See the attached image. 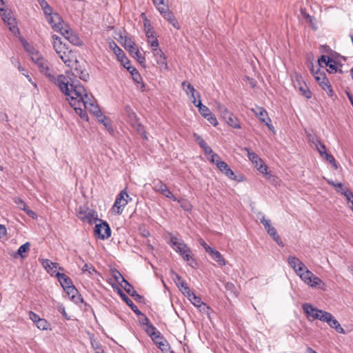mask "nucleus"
Wrapping results in <instances>:
<instances>
[{
  "instance_id": "nucleus-1",
  "label": "nucleus",
  "mask_w": 353,
  "mask_h": 353,
  "mask_svg": "<svg viewBox=\"0 0 353 353\" xmlns=\"http://www.w3.org/2000/svg\"><path fill=\"white\" fill-rule=\"evenodd\" d=\"M51 82L57 85L61 91L68 97L70 105L77 107L83 97H86V90L85 88L80 84L71 83L69 85L68 78L63 74H59L57 79L50 77Z\"/></svg>"
},
{
  "instance_id": "nucleus-2",
  "label": "nucleus",
  "mask_w": 353,
  "mask_h": 353,
  "mask_svg": "<svg viewBox=\"0 0 353 353\" xmlns=\"http://www.w3.org/2000/svg\"><path fill=\"white\" fill-rule=\"evenodd\" d=\"M171 247L179 253L185 261H190L191 257V250L182 240H178L175 236L170 239Z\"/></svg>"
},
{
  "instance_id": "nucleus-3",
  "label": "nucleus",
  "mask_w": 353,
  "mask_h": 353,
  "mask_svg": "<svg viewBox=\"0 0 353 353\" xmlns=\"http://www.w3.org/2000/svg\"><path fill=\"white\" fill-rule=\"evenodd\" d=\"M130 201L132 198L128 195L126 188L122 190L117 196L112 208V211L118 215L121 214L124 208Z\"/></svg>"
},
{
  "instance_id": "nucleus-4",
  "label": "nucleus",
  "mask_w": 353,
  "mask_h": 353,
  "mask_svg": "<svg viewBox=\"0 0 353 353\" xmlns=\"http://www.w3.org/2000/svg\"><path fill=\"white\" fill-rule=\"evenodd\" d=\"M300 278L305 284L312 288H318L321 290H325V283L308 269L300 275Z\"/></svg>"
},
{
  "instance_id": "nucleus-5",
  "label": "nucleus",
  "mask_w": 353,
  "mask_h": 353,
  "mask_svg": "<svg viewBox=\"0 0 353 353\" xmlns=\"http://www.w3.org/2000/svg\"><path fill=\"white\" fill-rule=\"evenodd\" d=\"M124 48L127 50L130 55L135 58L138 62L143 66L145 67V59L143 55L141 54L139 49L135 47V43L132 41L130 39L125 38L124 40Z\"/></svg>"
},
{
  "instance_id": "nucleus-6",
  "label": "nucleus",
  "mask_w": 353,
  "mask_h": 353,
  "mask_svg": "<svg viewBox=\"0 0 353 353\" xmlns=\"http://www.w3.org/2000/svg\"><path fill=\"white\" fill-rule=\"evenodd\" d=\"M77 216L83 221L92 224L99 220L97 212L89 208L79 207L77 212Z\"/></svg>"
},
{
  "instance_id": "nucleus-7",
  "label": "nucleus",
  "mask_w": 353,
  "mask_h": 353,
  "mask_svg": "<svg viewBox=\"0 0 353 353\" xmlns=\"http://www.w3.org/2000/svg\"><path fill=\"white\" fill-rule=\"evenodd\" d=\"M302 308L307 318L310 319L311 317L312 320L319 319L323 321V319L325 318V314L327 313V312L319 310L310 303L303 304Z\"/></svg>"
},
{
  "instance_id": "nucleus-8",
  "label": "nucleus",
  "mask_w": 353,
  "mask_h": 353,
  "mask_svg": "<svg viewBox=\"0 0 353 353\" xmlns=\"http://www.w3.org/2000/svg\"><path fill=\"white\" fill-rule=\"evenodd\" d=\"M99 223H96L94 232L97 238L99 239H108L111 235V229L108 223L105 221L99 219Z\"/></svg>"
},
{
  "instance_id": "nucleus-9",
  "label": "nucleus",
  "mask_w": 353,
  "mask_h": 353,
  "mask_svg": "<svg viewBox=\"0 0 353 353\" xmlns=\"http://www.w3.org/2000/svg\"><path fill=\"white\" fill-rule=\"evenodd\" d=\"M0 16L3 20L4 23H7L10 30L14 34L19 32V29L17 26L15 19L12 17L10 10L0 8Z\"/></svg>"
},
{
  "instance_id": "nucleus-10",
  "label": "nucleus",
  "mask_w": 353,
  "mask_h": 353,
  "mask_svg": "<svg viewBox=\"0 0 353 353\" xmlns=\"http://www.w3.org/2000/svg\"><path fill=\"white\" fill-rule=\"evenodd\" d=\"M55 276L67 294L77 293V290L69 276L60 272H57Z\"/></svg>"
},
{
  "instance_id": "nucleus-11",
  "label": "nucleus",
  "mask_w": 353,
  "mask_h": 353,
  "mask_svg": "<svg viewBox=\"0 0 353 353\" xmlns=\"http://www.w3.org/2000/svg\"><path fill=\"white\" fill-rule=\"evenodd\" d=\"M46 19L52 28L58 32H62L64 30L63 21L61 17L57 12H51L50 14L46 15Z\"/></svg>"
},
{
  "instance_id": "nucleus-12",
  "label": "nucleus",
  "mask_w": 353,
  "mask_h": 353,
  "mask_svg": "<svg viewBox=\"0 0 353 353\" xmlns=\"http://www.w3.org/2000/svg\"><path fill=\"white\" fill-rule=\"evenodd\" d=\"M60 33L72 45L77 46H83V41L81 39L78 34L75 33L70 29L69 26L65 25L64 30Z\"/></svg>"
},
{
  "instance_id": "nucleus-13",
  "label": "nucleus",
  "mask_w": 353,
  "mask_h": 353,
  "mask_svg": "<svg viewBox=\"0 0 353 353\" xmlns=\"http://www.w3.org/2000/svg\"><path fill=\"white\" fill-rule=\"evenodd\" d=\"M59 57L65 63V65L70 68L71 70L74 68V65L79 63L75 53L70 49L62 52V54L59 55Z\"/></svg>"
},
{
  "instance_id": "nucleus-14",
  "label": "nucleus",
  "mask_w": 353,
  "mask_h": 353,
  "mask_svg": "<svg viewBox=\"0 0 353 353\" xmlns=\"http://www.w3.org/2000/svg\"><path fill=\"white\" fill-rule=\"evenodd\" d=\"M261 223L264 226L268 234L273 238V239L277 243V244L283 246L281 239L277 234L276 228L271 225L270 220L266 219L265 216H263L262 219H261Z\"/></svg>"
},
{
  "instance_id": "nucleus-15",
  "label": "nucleus",
  "mask_w": 353,
  "mask_h": 353,
  "mask_svg": "<svg viewBox=\"0 0 353 353\" xmlns=\"http://www.w3.org/2000/svg\"><path fill=\"white\" fill-rule=\"evenodd\" d=\"M288 263L299 277L304 271L307 270L305 264L296 256H289Z\"/></svg>"
},
{
  "instance_id": "nucleus-16",
  "label": "nucleus",
  "mask_w": 353,
  "mask_h": 353,
  "mask_svg": "<svg viewBox=\"0 0 353 353\" xmlns=\"http://www.w3.org/2000/svg\"><path fill=\"white\" fill-rule=\"evenodd\" d=\"M252 111L269 129L272 130L273 126L271 124V119L269 118L267 111L263 108L257 106L256 108L252 109Z\"/></svg>"
},
{
  "instance_id": "nucleus-17",
  "label": "nucleus",
  "mask_w": 353,
  "mask_h": 353,
  "mask_svg": "<svg viewBox=\"0 0 353 353\" xmlns=\"http://www.w3.org/2000/svg\"><path fill=\"white\" fill-rule=\"evenodd\" d=\"M189 301L196 307L199 309L201 312L208 314L210 307L204 303L200 297L197 296L192 291L186 296Z\"/></svg>"
},
{
  "instance_id": "nucleus-18",
  "label": "nucleus",
  "mask_w": 353,
  "mask_h": 353,
  "mask_svg": "<svg viewBox=\"0 0 353 353\" xmlns=\"http://www.w3.org/2000/svg\"><path fill=\"white\" fill-rule=\"evenodd\" d=\"M294 83V87L298 88L301 94L306 99H310L312 97V93L307 85L302 81V77L301 75L297 74L295 75V80Z\"/></svg>"
},
{
  "instance_id": "nucleus-19",
  "label": "nucleus",
  "mask_w": 353,
  "mask_h": 353,
  "mask_svg": "<svg viewBox=\"0 0 353 353\" xmlns=\"http://www.w3.org/2000/svg\"><path fill=\"white\" fill-rule=\"evenodd\" d=\"M323 322H326L332 328L334 329L338 333L344 334L345 330L341 327L339 322L333 316V315L327 312L325 314V318L323 319Z\"/></svg>"
},
{
  "instance_id": "nucleus-20",
  "label": "nucleus",
  "mask_w": 353,
  "mask_h": 353,
  "mask_svg": "<svg viewBox=\"0 0 353 353\" xmlns=\"http://www.w3.org/2000/svg\"><path fill=\"white\" fill-rule=\"evenodd\" d=\"M327 183L330 185L333 186L337 192L343 194L346 197L347 201H350L353 198V193L347 187H345L342 183H336L332 181H327Z\"/></svg>"
},
{
  "instance_id": "nucleus-21",
  "label": "nucleus",
  "mask_w": 353,
  "mask_h": 353,
  "mask_svg": "<svg viewBox=\"0 0 353 353\" xmlns=\"http://www.w3.org/2000/svg\"><path fill=\"white\" fill-rule=\"evenodd\" d=\"M52 39L53 48L58 56L62 54V52H65V50L69 49L67 45L65 43H63L61 38L58 37L57 34H53L52 36Z\"/></svg>"
},
{
  "instance_id": "nucleus-22",
  "label": "nucleus",
  "mask_w": 353,
  "mask_h": 353,
  "mask_svg": "<svg viewBox=\"0 0 353 353\" xmlns=\"http://www.w3.org/2000/svg\"><path fill=\"white\" fill-rule=\"evenodd\" d=\"M152 52L157 64L161 67H163L165 69H168L166 58L162 50L157 47L153 49Z\"/></svg>"
},
{
  "instance_id": "nucleus-23",
  "label": "nucleus",
  "mask_w": 353,
  "mask_h": 353,
  "mask_svg": "<svg viewBox=\"0 0 353 353\" xmlns=\"http://www.w3.org/2000/svg\"><path fill=\"white\" fill-rule=\"evenodd\" d=\"M174 280L177 287L185 296L192 292L185 281L179 274H175V278Z\"/></svg>"
},
{
  "instance_id": "nucleus-24",
  "label": "nucleus",
  "mask_w": 353,
  "mask_h": 353,
  "mask_svg": "<svg viewBox=\"0 0 353 353\" xmlns=\"http://www.w3.org/2000/svg\"><path fill=\"white\" fill-rule=\"evenodd\" d=\"M217 168L229 179L236 180V176L234 172L225 161H223L222 162L218 163Z\"/></svg>"
},
{
  "instance_id": "nucleus-25",
  "label": "nucleus",
  "mask_w": 353,
  "mask_h": 353,
  "mask_svg": "<svg viewBox=\"0 0 353 353\" xmlns=\"http://www.w3.org/2000/svg\"><path fill=\"white\" fill-rule=\"evenodd\" d=\"M72 74L77 77H79L80 79L87 81L89 79V74L86 71V70L82 68L81 66L79 65V63L77 65L74 66Z\"/></svg>"
},
{
  "instance_id": "nucleus-26",
  "label": "nucleus",
  "mask_w": 353,
  "mask_h": 353,
  "mask_svg": "<svg viewBox=\"0 0 353 353\" xmlns=\"http://www.w3.org/2000/svg\"><path fill=\"white\" fill-rule=\"evenodd\" d=\"M37 65L39 68L41 72L43 73L48 78L50 82L51 76L53 77L54 79H57V77L54 74L50 72L48 62L45 59H43V61L37 63Z\"/></svg>"
},
{
  "instance_id": "nucleus-27",
  "label": "nucleus",
  "mask_w": 353,
  "mask_h": 353,
  "mask_svg": "<svg viewBox=\"0 0 353 353\" xmlns=\"http://www.w3.org/2000/svg\"><path fill=\"white\" fill-rule=\"evenodd\" d=\"M41 264L48 273L50 274L51 276H53L57 273V263H53L50 260L46 259H42Z\"/></svg>"
},
{
  "instance_id": "nucleus-28",
  "label": "nucleus",
  "mask_w": 353,
  "mask_h": 353,
  "mask_svg": "<svg viewBox=\"0 0 353 353\" xmlns=\"http://www.w3.org/2000/svg\"><path fill=\"white\" fill-rule=\"evenodd\" d=\"M209 255L210 256L211 259L214 260L216 262L219 263V265L223 266L225 265V262L224 259L223 258L221 253L212 248L209 252Z\"/></svg>"
},
{
  "instance_id": "nucleus-29",
  "label": "nucleus",
  "mask_w": 353,
  "mask_h": 353,
  "mask_svg": "<svg viewBox=\"0 0 353 353\" xmlns=\"http://www.w3.org/2000/svg\"><path fill=\"white\" fill-rule=\"evenodd\" d=\"M99 122L102 123L105 129L110 132V134H112L114 133V129L112 126V124L110 122L108 121V118L102 114H99L97 117Z\"/></svg>"
},
{
  "instance_id": "nucleus-30",
  "label": "nucleus",
  "mask_w": 353,
  "mask_h": 353,
  "mask_svg": "<svg viewBox=\"0 0 353 353\" xmlns=\"http://www.w3.org/2000/svg\"><path fill=\"white\" fill-rule=\"evenodd\" d=\"M145 35L148 39V42L150 43L152 47H159V41L158 39L154 36V31L152 27L145 30Z\"/></svg>"
},
{
  "instance_id": "nucleus-31",
  "label": "nucleus",
  "mask_w": 353,
  "mask_h": 353,
  "mask_svg": "<svg viewBox=\"0 0 353 353\" xmlns=\"http://www.w3.org/2000/svg\"><path fill=\"white\" fill-rule=\"evenodd\" d=\"M162 16L165 19L168 20L175 28L178 30L179 29L180 27L179 26L178 21L176 19L174 14L170 10L163 13Z\"/></svg>"
},
{
  "instance_id": "nucleus-32",
  "label": "nucleus",
  "mask_w": 353,
  "mask_h": 353,
  "mask_svg": "<svg viewBox=\"0 0 353 353\" xmlns=\"http://www.w3.org/2000/svg\"><path fill=\"white\" fill-rule=\"evenodd\" d=\"M132 79L137 84V88L141 91L144 92L145 90V85L143 82L142 77L140 73L138 72H134L132 75Z\"/></svg>"
},
{
  "instance_id": "nucleus-33",
  "label": "nucleus",
  "mask_w": 353,
  "mask_h": 353,
  "mask_svg": "<svg viewBox=\"0 0 353 353\" xmlns=\"http://www.w3.org/2000/svg\"><path fill=\"white\" fill-rule=\"evenodd\" d=\"M215 107L219 112L221 117L225 120L228 118V117L231 114V112L228 110V108L223 104L219 102L215 103Z\"/></svg>"
},
{
  "instance_id": "nucleus-34",
  "label": "nucleus",
  "mask_w": 353,
  "mask_h": 353,
  "mask_svg": "<svg viewBox=\"0 0 353 353\" xmlns=\"http://www.w3.org/2000/svg\"><path fill=\"white\" fill-rule=\"evenodd\" d=\"M224 121L234 129H240L241 128L239 119L234 117L232 113H231Z\"/></svg>"
},
{
  "instance_id": "nucleus-35",
  "label": "nucleus",
  "mask_w": 353,
  "mask_h": 353,
  "mask_svg": "<svg viewBox=\"0 0 353 353\" xmlns=\"http://www.w3.org/2000/svg\"><path fill=\"white\" fill-rule=\"evenodd\" d=\"M248 152V157L249 159L255 164L256 167H258L259 164L263 163L261 159L254 152H253L250 149L248 148H245L244 149Z\"/></svg>"
},
{
  "instance_id": "nucleus-36",
  "label": "nucleus",
  "mask_w": 353,
  "mask_h": 353,
  "mask_svg": "<svg viewBox=\"0 0 353 353\" xmlns=\"http://www.w3.org/2000/svg\"><path fill=\"white\" fill-rule=\"evenodd\" d=\"M311 65H312L311 71L313 73L316 81L319 83V85H321V82H324L325 80L327 79V78L326 77L325 72H321L319 69H318L316 72H314V69H313L314 66H313L312 63H311Z\"/></svg>"
},
{
  "instance_id": "nucleus-37",
  "label": "nucleus",
  "mask_w": 353,
  "mask_h": 353,
  "mask_svg": "<svg viewBox=\"0 0 353 353\" xmlns=\"http://www.w3.org/2000/svg\"><path fill=\"white\" fill-rule=\"evenodd\" d=\"M113 45H114V48H113V51H114V53L116 54L118 60L121 62V61H126L127 60V57L125 56L124 52L123 51V50L121 48H120L115 42L113 41Z\"/></svg>"
},
{
  "instance_id": "nucleus-38",
  "label": "nucleus",
  "mask_w": 353,
  "mask_h": 353,
  "mask_svg": "<svg viewBox=\"0 0 353 353\" xmlns=\"http://www.w3.org/2000/svg\"><path fill=\"white\" fill-rule=\"evenodd\" d=\"M125 303L130 307L132 310L137 315L144 316V314L138 309L137 306L135 305L133 301L126 295L123 294V299Z\"/></svg>"
},
{
  "instance_id": "nucleus-39",
  "label": "nucleus",
  "mask_w": 353,
  "mask_h": 353,
  "mask_svg": "<svg viewBox=\"0 0 353 353\" xmlns=\"http://www.w3.org/2000/svg\"><path fill=\"white\" fill-rule=\"evenodd\" d=\"M312 143L315 145L317 151L321 157L327 152L325 145L317 138L312 140Z\"/></svg>"
},
{
  "instance_id": "nucleus-40",
  "label": "nucleus",
  "mask_w": 353,
  "mask_h": 353,
  "mask_svg": "<svg viewBox=\"0 0 353 353\" xmlns=\"http://www.w3.org/2000/svg\"><path fill=\"white\" fill-rule=\"evenodd\" d=\"M152 184H153V187H152L153 190L155 192H158L160 193L163 192L164 190L167 188V185L159 179L154 180L152 182Z\"/></svg>"
},
{
  "instance_id": "nucleus-41",
  "label": "nucleus",
  "mask_w": 353,
  "mask_h": 353,
  "mask_svg": "<svg viewBox=\"0 0 353 353\" xmlns=\"http://www.w3.org/2000/svg\"><path fill=\"white\" fill-rule=\"evenodd\" d=\"M131 122L132 123L133 127L137 130V132H139L141 134L142 137L145 139H148L146 132L144 130V127L141 123H140L138 121V119H137V120H134L133 121Z\"/></svg>"
},
{
  "instance_id": "nucleus-42",
  "label": "nucleus",
  "mask_w": 353,
  "mask_h": 353,
  "mask_svg": "<svg viewBox=\"0 0 353 353\" xmlns=\"http://www.w3.org/2000/svg\"><path fill=\"white\" fill-rule=\"evenodd\" d=\"M85 109L96 117L101 113V111L95 101L92 103H87V107Z\"/></svg>"
},
{
  "instance_id": "nucleus-43",
  "label": "nucleus",
  "mask_w": 353,
  "mask_h": 353,
  "mask_svg": "<svg viewBox=\"0 0 353 353\" xmlns=\"http://www.w3.org/2000/svg\"><path fill=\"white\" fill-rule=\"evenodd\" d=\"M45 15L50 14L52 12V7L46 0H37Z\"/></svg>"
},
{
  "instance_id": "nucleus-44",
  "label": "nucleus",
  "mask_w": 353,
  "mask_h": 353,
  "mask_svg": "<svg viewBox=\"0 0 353 353\" xmlns=\"http://www.w3.org/2000/svg\"><path fill=\"white\" fill-rule=\"evenodd\" d=\"M321 88L325 90L327 95L330 97H333L334 95V91L332 88V85L330 83L328 79L325 80L324 82H321V84L319 85Z\"/></svg>"
},
{
  "instance_id": "nucleus-45",
  "label": "nucleus",
  "mask_w": 353,
  "mask_h": 353,
  "mask_svg": "<svg viewBox=\"0 0 353 353\" xmlns=\"http://www.w3.org/2000/svg\"><path fill=\"white\" fill-rule=\"evenodd\" d=\"M75 110L76 113L79 115V117L84 121H88V115L86 112V109H84L83 107L79 106V105L77 107H72Z\"/></svg>"
},
{
  "instance_id": "nucleus-46",
  "label": "nucleus",
  "mask_w": 353,
  "mask_h": 353,
  "mask_svg": "<svg viewBox=\"0 0 353 353\" xmlns=\"http://www.w3.org/2000/svg\"><path fill=\"white\" fill-rule=\"evenodd\" d=\"M35 325L40 330H48L50 329V324L45 319L41 318L40 320L35 323Z\"/></svg>"
},
{
  "instance_id": "nucleus-47",
  "label": "nucleus",
  "mask_w": 353,
  "mask_h": 353,
  "mask_svg": "<svg viewBox=\"0 0 353 353\" xmlns=\"http://www.w3.org/2000/svg\"><path fill=\"white\" fill-rule=\"evenodd\" d=\"M196 107L199 108V112L203 117L211 112L210 110L207 106L202 104L201 99L199 100Z\"/></svg>"
},
{
  "instance_id": "nucleus-48",
  "label": "nucleus",
  "mask_w": 353,
  "mask_h": 353,
  "mask_svg": "<svg viewBox=\"0 0 353 353\" xmlns=\"http://www.w3.org/2000/svg\"><path fill=\"white\" fill-rule=\"evenodd\" d=\"M120 285L129 295H131L135 291L134 287L125 279H123V283H120Z\"/></svg>"
},
{
  "instance_id": "nucleus-49",
  "label": "nucleus",
  "mask_w": 353,
  "mask_h": 353,
  "mask_svg": "<svg viewBox=\"0 0 353 353\" xmlns=\"http://www.w3.org/2000/svg\"><path fill=\"white\" fill-rule=\"evenodd\" d=\"M143 316L144 317L145 325H147L146 332L149 336L154 334V333L157 331V328L150 322L149 319L145 315Z\"/></svg>"
},
{
  "instance_id": "nucleus-50",
  "label": "nucleus",
  "mask_w": 353,
  "mask_h": 353,
  "mask_svg": "<svg viewBox=\"0 0 353 353\" xmlns=\"http://www.w3.org/2000/svg\"><path fill=\"white\" fill-rule=\"evenodd\" d=\"M182 88L188 95L190 94H194L196 92V90L191 85V83L187 81H183L182 83Z\"/></svg>"
},
{
  "instance_id": "nucleus-51",
  "label": "nucleus",
  "mask_w": 353,
  "mask_h": 353,
  "mask_svg": "<svg viewBox=\"0 0 353 353\" xmlns=\"http://www.w3.org/2000/svg\"><path fill=\"white\" fill-rule=\"evenodd\" d=\"M83 100H81L79 103L78 104L79 106L85 108L87 107V103H92L94 102V100L92 99V96H89L86 92V97H82Z\"/></svg>"
},
{
  "instance_id": "nucleus-52",
  "label": "nucleus",
  "mask_w": 353,
  "mask_h": 353,
  "mask_svg": "<svg viewBox=\"0 0 353 353\" xmlns=\"http://www.w3.org/2000/svg\"><path fill=\"white\" fill-rule=\"evenodd\" d=\"M125 114L128 116V117L130 119L131 121L137 120V116L136 113L128 105L125 107Z\"/></svg>"
},
{
  "instance_id": "nucleus-53",
  "label": "nucleus",
  "mask_w": 353,
  "mask_h": 353,
  "mask_svg": "<svg viewBox=\"0 0 353 353\" xmlns=\"http://www.w3.org/2000/svg\"><path fill=\"white\" fill-rule=\"evenodd\" d=\"M323 157L334 167L335 170L338 168L337 163L333 155L326 152L325 154H323Z\"/></svg>"
},
{
  "instance_id": "nucleus-54",
  "label": "nucleus",
  "mask_w": 353,
  "mask_h": 353,
  "mask_svg": "<svg viewBox=\"0 0 353 353\" xmlns=\"http://www.w3.org/2000/svg\"><path fill=\"white\" fill-rule=\"evenodd\" d=\"M326 66L329 68L327 71L330 73L332 72V71H337L336 63L332 58L328 59V61L326 63Z\"/></svg>"
},
{
  "instance_id": "nucleus-55",
  "label": "nucleus",
  "mask_w": 353,
  "mask_h": 353,
  "mask_svg": "<svg viewBox=\"0 0 353 353\" xmlns=\"http://www.w3.org/2000/svg\"><path fill=\"white\" fill-rule=\"evenodd\" d=\"M30 249V243L28 242H26V243L21 245L19 248L18 249L17 254L21 257L24 258V256L23 255V253L28 251Z\"/></svg>"
},
{
  "instance_id": "nucleus-56",
  "label": "nucleus",
  "mask_w": 353,
  "mask_h": 353,
  "mask_svg": "<svg viewBox=\"0 0 353 353\" xmlns=\"http://www.w3.org/2000/svg\"><path fill=\"white\" fill-rule=\"evenodd\" d=\"M81 270L83 272H88L90 275L97 273V270H95L94 266L92 265H89L88 263L84 264V265L81 268Z\"/></svg>"
},
{
  "instance_id": "nucleus-57",
  "label": "nucleus",
  "mask_w": 353,
  "mask_h": 353,
  "mask_svg": "<svg viewBox=\"0 0 353 353\" xmlns=\"http://www.w3.org/2000/svg\"><path fill=\"white\" fill-rule=\"evenodd\" d=\"M112 276L115 279V281L120 285V283H123V279L125 278L122 276V274L117 270H114L112 272Z\"/></svg>"
},
{
  "instance_id": "nucleus-58",
  "label": "nucleus",
  "mask_w": 353,
  "mask_h": 353,
  "mask_svg": "<svg viewBox=\"0 0 353 353\" xmlns=\"http://www.w3.org/2000/svg\"><path fill=\"white\" fill-rule=\"evenodd\" d=\"M225 288L227 291L230 292L231 294L236 296V289L234 283L231 282H227L225 284Z\"/></svg>"
},
{
  "instance_id": "nucleus-59",
  "label": "nucleus",
  "mask_w": 353,
  "mask_h": 353,
  "mask_svg": "<svg viewBox=\"0 0 353 353\" xmlns=\"http://www.w3.org/2000/svg\"><path fill=\"white\" fill-rule=\"evenodd\" d=\"M178 203H181V207L185 211H190L192 210L191 204L183 199H177Z\"/></svg>"
},
{
  "instance_id": "nucleus-60",
  "label": "nucleus",
  "mask_w": 353,
  "mask_h": 353,
  "mask_svg": "<svg viewBox=\"0 0 353 353\" xmlns=\"http://www.w3.org/2000/svg\"><path fill=\"white\" fill-rule=\"evenodd\" d=\"M92 346L94 350L95 353H104V350L103 349L102 345L98 341H92Z\"/></svg>"
},
{
  "instance_id": "nucleus-61",
  "label": "nucleus",
  "mask_w": 353,
  "mask_h": 353,
  "mask_svg": "<svg viewBox=\"0 0 353 353\" xmlns=\"http://www.w3.org/2000/svg\"><path fill=\"white\" fill-rule=\"evenodd\" d=\"M79 293L68 294L70 296V299L75 303H82L83 301V298Z\"/></svg>"
},
{
  "instance_id": "nucleus-62",
  "label": "nucleus",
  "mask_w": 353,
  "mask_h": 353,
  "mask_svg": "<svg viewBox=\"0 0 353 353\" xmlns=\"http://www.w3.org/2000/svg\"><path fill=\"white\" fill-rule=\"evenodd\" d=\"M14 201L19 209L23 210L24 211L25 210H26V208H28L26 206V203L21 198L16 197V198H14Z\"/></svg>"
},
{
  "instance_id": "nucleus-63",
  "label": "nucleus",
  "mask_w": 353,
  "mask_h": 353,
  "mask_svg": "<svg viewBox=\"0 0 353 353\" xmlns=\"http://www.w3.org/2000/svg\"><path fill=\"white\" fill-rule=\"evenodd\" d=\"M206 119L210 124H212L214 126H216L218 125V121L216 118V117L210 112L208 114L206 117H204Z\"/></svg>"
},
{
  "instance_id": "nucleus-64",
  "label": "nucleus",
  "mask_w": 353,
  "mask_h": 353,
  "mask_svg": "<svg viewBox=\"0 0 353 353\" xmlns=\"http://www.w3.org/2000/svg\"><path fill=\"white\" fill-rule=\"evenodd\" d=\"M44 59L38 52H34L31 54V59L36 64L40 61H43Z\"/></svg>"
}]
</instances>
